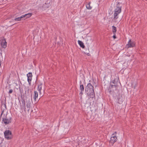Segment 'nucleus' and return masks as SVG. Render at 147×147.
Listing matches in <instances>:
<instances>
[{"label": "nucleus", "mask_w": 147, "mask_h": 147, "mask_svg": "<svg viewBox=\"0 0 147 147\" xmlns=\"http://www.w3.org/2000/svg\"><path fill=\"white\" fill-rule=\"evenodd\" d=\"M32 13H29L24 15H22L23 16L24 20H25L28 18L30 17L32 15Z\"/></svg>", "instance_id": "nucleus-9"}, {"label": "nucleus", "mask_w": 147, "mask_h": 147, "mask_svg": "<svg viewBox=\"0 0 147 147\" xmlns=\"http://www.w3.org/2000/svg\"><path fill=\"white\" fill-rule=\"evenodd\" d=\"M11 118H9L8 116L7 115L6 117L3 119V121L5 124H7L11 123Z\"/></svg>", "instance_id": "nucleus-4"}, {"label": "nucleus", "mask_w": 147, "mask_h": 147, "mask_svg": "<svg viewBox=\"0 0 147 147\" xmlns=\"http://www.w3.org/2000/svg\"><path fill=\"white\" fill-rule=\"evenodd\" d=\"M7 43L5 39H3L1 42V45L2 47L5 48L7 47Z\"/></svg>", "instance_id": "nucleus-8"}, {"label": "nucleus", "mask_w": 147, "mask_h": 147, "mask_svg": "<svg viewBox=\"0 0 147 147\" xmlns=\"http://www.w3.org/2000/svg\"><path fill=\"white\" fill-rule=\"evenodd\" d=\"M27 76L28 77V81L29 85H30L31 81L32 79V75L31 73L29 72L27 74Z\"/></svg>", "instance_id": "nucleus-6"}, {"label": "nucleus", "mask_w": 147, "mask_h": 147, "mask_svg": "<svg viewBox=\"0 0 147 147\" xmlns=\"http://www.w3.org/2000/svg\"><path fill=\"white\" fill-rule=\"evenodd\" d=\"M22 103L23 105V106H24V109L25 110L26 109L25 107V101L24 100H23L22 101ZM21 108L22 109H23V107H21Z\"/></svg>", "instance_id": "nucleus-19"}, {"label": "nucleus", "mask_w": 147, "mask_h": 147, "mask_svg": "<svg viewBox=\"0 0 147 147\" xmlns=\"http://www.w3.org/2000/svg\"><path fill=\"white\" fill-rule=\"evenodd\" d=\"M23 20H24V18L23 16H22L20 17L15 18L14 19V20L16 21H19Z\"/></svg>", "instance_id": "nucleus-14"}, {"label": "nucleus", "mask_w": 147, "mask_h": 147, "mask_svg": "<svg viewBox=\"0 0 147 147\" xmlns=\"http://www.w3.org/2000/svg\"><path fill=\"white\" fill-rule=\"evenodd\" d=\"M85 53V54H87V55H89V54H89V53Z\"/></svg>", "instance_id": "nucleus-25"}, {"label": "nucleus", "mask_w": 147, "mask_h": 147, "mask_svg": "<svg viewBox=\"0 0 147 147\" xmlns=\"http://www.w3.org/2000/svg\"><path fill=\"white\" fill-rule=\"evenodd\" d=\"M82 91H81L80 93V94H81V95L82 94Z\"/></svg>", "instance_id": "nucleus-26"}, {"label": "nucleus", "mask_w": 147, "mask_h": 147, "mask_svg": "<svg viewBox=\"0 0 147 147\" xmlns=\"http://www.w3.org/2000/svg\"><path fill=\"white\" fill-rule=\"evenodd\" d=\"M3 111L1 113V115H2V113H3Z\"/></svg>", "instance_id": "nucleus-28"}, {"label": "nucleus", "mask_w": 147, "mask_h": 147, "mask_svg": "<svg viewBox=\"0 0 147 147\" xmlns=\"http://www.w3.org/2000/svg\"><path fill=\"white\" fill-rule=\"evenodd\" d=\"M80 88L81 91H83L84 90V86L83 85H80Z\"/></svg>", "instance_id": "nucleus-20"}, {"label": "nucleus", "mask_w": 147, "mask_h": 147, "mask_svg": "<svg viewBox=\"0 0 147 147\" xmlns=\"http://www.w3.org/2000/svg\"><path fill=\"white\" fill-rule=\"evenodd\" d=\"M90 3L89 2L86 5V8L89 9H92V7L90 6Z\"/></svg>", "instance_id": "nucleus-18"}, {"label": "nucleus", "mask_w": 147, "mask_h": 147, "mask_svg": "<svg viewBox=\"0 0 147 147\" xmlns=\"http://www.w3.org/2000/svg\"><path fill=\"white\" fill-rule=\"evenodd\" d=\"M135 43L134 42L131 41V40H130L128 42V44L126 45V47L128 48L129 47H132L135 46Z\"/></svg>", "instance_id": "nucleus-5"}, {"label": "nucleus", "mask_w": 147, "mask_h": 147, "mask_svg": "<svg viewBox=\"0 0 147 147\" xmlns=\"http://www.w3.org/2000/svg\"><path fill=\"white\" fill-rule=\"evenodd\" d=\"M5 137L8 140L11 139L12 138L11 132L10 130H6L4 132Z\"/></svg>", "instance_id": "nucleus-3"}, {"label": "nucleus", "mask_w": 147, "mask_h": 147, "mask_svg": "<svg viewBox=\"0 0 147 147\" xmlns=\"http://www.w3.org/2000/svg\"><path fill=\"white\" fill-rule=\"evenodd\" d=\"M78 44L80 45V47L83 48H84L85 47V46L84 44V43L81 41L78 40Z\"/></svg>", "instance_id": "nucleus-15"}, {"label": "nucleus", "mask_w": 147, "mask_h": 147, "mask_svg": "<svg viewBox=\"0 0 147 147\" xmlns=\"http://www.w3.org/2000/svg\"><path fill=\"white\" fill-rule=\"evenodd\" d=\"M2 106H3L4 107L5 109H6V105L5 103L2 104Z\"/></svg>", "instance_id": "nucleus-22"}, {"label": "nucleus", "mask_w": 147, "mask_h": 147, "mask_svg": "<svg viewBox=\"0 0 147 147\" xmlns=\"http://www.w3.org/2000/svg\"><path fill=\"white\" fill-rule=\"evenodd\" d=\"M13 92V90L12 89H10L9 90V91L8 92V93L9 94H10L12 93Z\"/></svg>", "instance_id": "nucleus-21"}, {"label": "nucleus", "mask_w": 147, "mask_h": 147, "mask_svg": "<svg viewBox=\"0 0 147 147\" xmlns=\"http://www.w3.org/2000/svg\"><path fill=\"white\" fill-rule=\"evenodd\" d=\"M117 138L115 136H114L111 137V138L110 142L111 143H114L117 141Z\"/></svg>", "instance_id": "nucleus-11"}, {"label": "nucleus", "mask_w": 147, "mask_h": 147, "mask_svg": "<svg viewBox=\"0 0 147 147\" xmlns=\"http://www.w3.org/2000/svg\"><path fill=\"white\" fill-rule=\"evenodd\" d=\"M42 84H38V87L37 90L39 92V94L40 95H41V90H42Z\"/></svg>", "instance_id": "nucleus-10"}, {"label": "nucleus", "mask_w": 147, "mask_h": 147, "mask_svg": "<svg viewBox=\"0 0 147 147\" xmlns=\"http://www.w3.org/2000/svg\"><path fill=\"white\" fill-rule=\"evenodd\" d=\"M120 3L118 2L117 4L116 8L114 11L113 14L114 20H117L118 18V15L121 13V6H119Z\"/></svg>", "instance_id": "nucleus-2"}, {"label": "nucleus", "mask_w": 147, "mask_h": 147, "mask_svg": "<svg viewBox=\"0 0 147 147\" xmlns=\"http://www.w3.org/2000/svg\"><path fill=\"white\" fill-rule=\"evenodd\" d=\"M34 101L36 102L37 101H38V93L36 91H34Z\"/></svg>", "instance_id": "nucleus-12"}, {"label": "nucleus", "mask_w": 147, "mask_h": 147, "mask_svg": "<svg viewBox=\"0 0 147 147\" xmlns=\"http://www.w3.org/2000/svg\"><path fill=\"white\" fill-rule=\"evenodd\" d=\"M118 83V81L117 80L116 81V79H115L112 81L111 82V84L112 85V86H114L115 89H116Z\"/></svg>", "instance_id": "nucleus-7"}, {"label": "nucleus", "mask_w": 147, "mask_h": 147, "mask_svg": "<svg viewBox=\"0 0 147 147\" xmlns=\"http://www.w3.org/2000/svg\"><path fill=\"white\" fill-rule=\"evenodd\" d=\"M112 27V30H113V32L114 34H115V33L117 31V29L116 27L114 26H113Z\"/></svg>", "instance_id": "nucleus-17"}, {"label": "nucleus", "mask_w": 147, "mask_h": 147, "mask_svg": "<svg viewBox=\"0 0 147 147\" xmlns=\"http://www.w3.org/2000/svg\"><path fill=\"white\" fill-rule=\"evenodd\" d=\"M113 37L114 39L116 38V36H115V34H114V35L113 36Z\"/></svg>", "instance_id": "nucleus-24"}, {"label": "nucleus", "mask_w": 147, "mask_h": 147, "mask_svg": "<svg viewBox=\"0 0 147 147\" xmlns=\"http://www.w3.org/2000/svg\"><path fill=\"white\" fill-rule=\"evenodd\" d=\"M109 90H110L109 91L110 92L112 91H114V90H116V89H115L114 86H112V85L111 84L109 87Z\"/></svg>", "instance_id": "nucleus-16"}, {"label": "nucleus", "mask_w": 147, "mask_h": 147, "mask_svg": "<svg viewBox=\"0 0 147 147\" xmlns=\"http://www.w3.org/2000/svg\"><path fill=\"white\" fill-rule=\"evenodd\" d=\"M137 86V84H136L134 86V89H135L136 87Z\"/></svg>", "instance_id": "nucleus-23"}, {"label": "nucleus", "mask_w": 147, "mask_h": 147, "mask_svg": "<svg viewBox=\"0 0 147 147\" xmlns=\"http://www.w3.org/2000/svg\"><path fill=\"white\" fill-rule=\"evenodd\" d=\"M26 107L27 108H30V107L31 102L30 100H27L26 101Z\"/></svg>", "instance_id": "nucleus-13"}, {"label": "nucleus", "mask_w": 147, "mask_h": 147, "mask_svg": "<svg viewBox=\"0 0 147 147\" xmlns=\"http://www.w3.org/2000/svg\"><path fill=\"white\" fill-rule=\"evenodd\" d=\"M85 92L87 95L90 96L91 98H93L94 97V92L93 87L91 84L88 83L85 88Z\"/></svg>", "instance_id": "nucleus-1"}, {"label": "nucleus", "mask_w": 147, "mask_h": 147, "mask_svg": "<svg viewBox=\"0 0 147 147\" xmlns=\"http://www.w3.org/2000/svg\"><path fill=\"white\" fill-rule=\"evenodd\" d=\"M116 133H117V132H115V133H114L113 134H112V135H114L115 134H116Z\"/></svg>", "instance_id": "nucleus-27"}]
</instances>
